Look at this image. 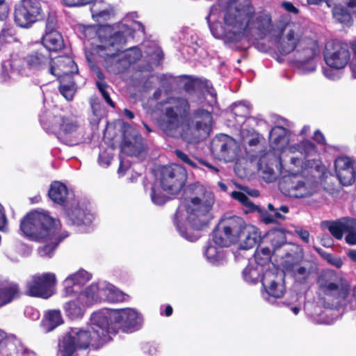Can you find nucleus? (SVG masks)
<instances>
[{
	"mask_svg": "<svg viewBox=\"0 0 356 356\" xmlns=\"http://www.w3.org/2000/svg\"><path fill=\"white\" fill-rule=\"evenodd\" d=\"M223 21L233 31L227 33L231 42H238L243 38L248 42L264 39L270 31L272 19L270 14L255 13L250 0H235L225 11Z\"/></svg>",
	"mask_w": 356,
	"mask_h": 356,
	"instance_id": "f257e3e1",
	"label": "nucleus"
},
{
	"mask_svg": "<svg viewBox=\"0 0 356 356\" xmlns=\"http://www.w3.org/2000/svg\"><path fill=\"white\" fill-rule=\"evenodd\" d=\"M59 218H54L49 211L32 209L20 220L19 229L28 239L45 244L39 249L42 256L51 257L58 246L69 236L62 229Z\"/></svg>",
	"mask_w": 356,
	"mask_h": 356,
	"instance_id": "f03ea898",
	"label": "nucleus"
},
{
	"mask_svg": "<svg viewBox=\"0 0 356 356\" xmlns=\"http://www.w3.org/2000/svg\"><path fill=\"white\" fill-rule=\"evenodd\" d=\"M91 321L90 328L71 327L65 334L58 343L60 356H74L77 350H97L111 340L108 318L104 312L92 313Z\"/></svg>",
	"mask_w": 356,
	"mask_h": 356,
	"instance_id": "7ed1b4c3",
	"label": "nucleus"
},
{
	"mask_svg": "<svg viewBox=\"0 0 356 356\" xmlns=\"http://www.w3.org/2000/svg\"><path fill=\"white\" fill-rule=\"evenodd\" d=\"M184 206L191 227L202 230L213 218L211 212L215 202L214 194L199 183L191 184L184 190Z\"/></svg>",
	"mask_w": 356,
	"mask_h": 356,
	"instance_id": "20e7f679",
	"label": "nucleus"
},
{
	"mask_svg": "<svg viewBox=\"0 0 356 356\" xmlns=\"http://www.w3.org/2000/svg\"><path fill=\"white\" fill-rule=\"evenodd\" d=\"M302 169V177H289L280 183V189L285 195L302 198L311 196L317 192L324 175V166L319 165L318 161L315 159L306 160Z\"/></svg>",
	"mask_w": 356,
	"mask_h": 356,
	"instance_id": "39448f33",
	"label": "nucleus"
},
{
	"mask_svg": "<svg viewBox=\"0 0 356 356\" xmlns=\"http://www.w3.org/2000/svg\"><path fill=\"white\" fill-rule=\"evenodd\" d=\"M169 106L164 108L159 121L161 129L168 136L182 138V131L186 128V119L191 111L187 99L181 97L168 98Z\"/></svg>",
	"mask_w": 356,
	"mask_h": 356,
	"instance_id": "423d86ee",
	"label": "nucleus"
},
{
	"mask_svg": "<svg viewBox=\"0 0 356 356\" xmlns=\"http://www.w3.org/2000/svg\"><path fill=\"white\" fill-rule=\"evenodd\" d=\"M246 226L241 217L225 214L213 231V241L219 247H229L241 240Z\"/></svg>",
	"mask_w": 356,
	"mask_h": 356,
	"instance_id": "0eeeda50",
	"label": "nucleus"
},
{
	"mask_svg": "<svg viewBox=\"0 0 356 356\" xmlns=\"http://www.w3.org/2000/svg\"><path fill=\"white\" fill-rule=\"evenodd\" d=\"M211 112L197 108L189 112L186 119V128L182 131V139L190 144L198 143L203 136H207L212 128Z\"/></svg>",
	"mask_w": 356,
	"mask_h": 356,
	"instance_id": "6e6552de",
	"label": "nucleus"
},
{
	"mask_svg": "<svg viewBox=\"0 0 356 356\" xmlns=\"http://www.w3.org/2000/svg\"><path fill=\"white\" fill-rule=\"evenodd\" d=\"M40 122L47 131L54 134L64 144L73 146L79 143V138L77 137L79 124L71 118L54 115L49 118H42Z\"/></svg>",
	"mask_w": 356,
	"mask_h": 356,
	"instance_id": "1a4fd4ad",
	"label": "nucleus"
},
{
	"mask_svg": "<svg viewBox=\"0 0 356 356\" xmlns=\"http://www.w3.org/2000/svg\"><path fill=\"white\" fill-rule=\"evenodd\" d=\"M317 282L323 295L336 305L345 302L350 291V286L346 280L334 272L322 273Z\"/></svg>",
	"mask_w": 356,
	"mask_h": 356,
	"instance_id": "9d476101",
	"label": "nucleus"
},
{
	"mask_svg": "<svg viewBox=\"0 0 356 356\" xmlns=\"http://www.w3.org/2000/svg\"><path fill=\"white\" fill-rule=\"evenodd\" d=\"M126 42L127 38L121 31L115 32L107 39L105 49L110 52L106 54L105 63L108 72L114 74H120L129 68V63L119 54L123 51V45Z\"/></svg>",
	"mask_w": 356,
	"mask_h": 356,
	"instance_id": "9b49d317",
	"label": "nucleus"
},
{
	"mask_svg": "<svg viewBox=\"0 0 356 356\" xmlns=\"http://www.w3.org/2000/svg\"><path fill=\"white\" fill-rule=\"evenodd\" d=\"M102 312L108 318L110 334H115L118 329L126 333L133 332L141 326V318L135 309L124 308Z\"/></svg>",
	"mask_w": 356,
	"mask_h": 356,
	"instance_id": "f8f14e48",
	"label": "nucleus"
},
{
	"mask_svg": "<svg viewBox=\"0 0 356 356\" xmlns=\"http://www.w3.org/2000/svg\"><path fill=\"white\" fill-rule=\"evenodd\" d=\"M188 178L185 168L172 163L163 165L159 170L158 179L163 191L170 194H177L186 184Z\"/></svg>",
	"mask_w": 356,
	"mask_h": 356,
	"instance_id": "ddd939ff",
	"label": "nucleus"
},
{
	"mask_svg": "<svg viewBox=\"0 0 356 356\" xmlns=\"http://www.w3.org/2000/svg\"><path fill=\"white\" fill-rule=\"evenodd\" d=\"M56 277L53 273H36L25 284L24 293L30 297L47 299L54 294Z\"/></svg>",
	"mask_w": 356,
	"mask_h": 356,
	"instance_id": "4468645a",
	"label": "nucleus"
},
{
	"mask_svg": "<svg viewBox=\"0 0 356 356\" xmlns=\"http://www.w3.org/2000/svg\"><path fill=\"white\" fill-rule=\"evenodd\" d=\"M44 15L42 5L38 0H21L15 7L14 20L22 28H30Z\"/></svg>",
	"mask_w": 356,
	"mask_h": 356,
	"instance_id": "2eb2a0df",
	"label": "nucleus"
},
{
	"mask_svg": "<svg viewBox=\"0 0 356 356\" xmlns=\"http://www.w3.org/2000/svg\"><path fill=\"white\" fill-rule=\"evenodd\" d=\"M350 58V52L347 43L338 40H333L326 43L324 59L330 67L342 69L348 63Z\"/></svg>",
	"mask_w": 356,
	"mask_h": 356,
	"instance_id": "dca6fc26",
	"label": "nucleus"
},
{
	"mask_svg": "<svg viewBox=\"0 0 356 356\" xmlns=\"http://www.w3.org/2000/svg\"><path fill=\"white\" fill-rule=\"evenodd\" d=\"M242 205L244 207L245 213L257 212L261 221L266 225L278 222V220H285L284 214L289 213V208L286 205L275 207L273 204L269 203L267 209H261L259 206L254 204L247 196L246 201H243Z\"/></svg>",
	"mask_w": 356,
	"mask_h": 356,
	"instance_id": "f3484780",
	"label": "nucleus"
},
{
	"mask_svg": "<svg viewBox=\"0 0 356 356\" xmlns=\"http://www.w3.org/2000/svg\"><path fill=\"white\" fill-rule=\"evenodd\" d=\"M236 141L226 134L216 136L211 141L210 150L220 160L229 161L234 156Z\"/></svg>",
	"mask_w": 356,
	"mask_h": 356,
	"instance_id": "a211bd4d",
	"label": "nucleus"
},
{
	"mask_svg": "<svg viewBox=\"0 0 356 356\" xmlns=\"http://www.w3.org/2000/svg\"><path fill=\"white\" fill-rule=\"evenodd\" d=\"M286 29L287 32L277 46L280 53L282 55H287L296 51L304 38L302 29L299 24H286Z\"/></svg>",
	"mask_w": 356,
	"mask_h": 356,
	"instance_id": "6ab92c4d",
	"label": "nucleus"
},
{
	"mask_svg": "<svg viewBox=\"0 0 356 356\" xmlns=\"http://www.w3.org/2000/svg\"><path fill=\"white\" fill-rule=\"evenodd\" d=\"M78 72L77 65L69 56H58L56 59H52L49 67V72L58 79H71Z\"/></svg>",
	"mask_w": 356,
	"mask_h": 356,
	"instance_id": "aec40b11",
	"label": "nucleus"
},
{
	"mask_svg": "<svg viewBox=\"0 0 356 356\" xmlns=\"http://www.w3.org/2000/svg\"><path fill=\"white\" fill-rule=\"evenodd\" d=\"M334 168L340 183L343 186H350L356 179L352 161L345 156L338 157L334 161Z\"/></svg>",
	"mask_w": 356,
	"mask_h": 356,
	"instance_id": "412c9836",
	"label": "nucleus"
},
{
	"mask_svg": "<svg viewBox=\"0 0 356 356\" xmlns=\"http://www.w3.org/2000/svg\"><path fill=\"white\" fill-rule=\"evenodd\" d=\"M26 55L30 72L42 70L46 67L49 69L52 63L51 53L42 47L31 51Z\"/></svg>",
	"mask_w": 356,
	"mask_h": 356,
	"instance_id": "4be33fe9",
	"label": "nucleus"
},
{
	"mask_svg": "<svg viewBox=\"0 0 356 356\" xmlns=\"http://www.w3.org/2000/svg\"><path fill=\"white\" fill-rule=\"evenodd\" d=\"M318 42L310 37H304L296 50L298 62L304 65L308 63L319 54Z\"/></svg>",
	"mask_w": 356,
	"mask_h": 356,
	"instance_id": "5701e85b",
	"label": "nucleus"
},
{
	"mask_svg": "<svg viewBox=\"0 0 356 356\" xmlns=\"http://www.w3.org/2000/svg\"><path fill=\"white\" fill-rule=\"evenodd\" d=\"M65 211L72 225L78 226L89 225L93 219L92 215L81 208L74 200L67 207H65Z\"/></svg>",
	"mask_w": 356,
	"mask_h": 356,
	"instance_id": "b1692460",
	"label": "nucleus"
},
{
	"mask_svg": "<svg viewBox=\"0 0 356 356\" xmlns=\"http://www.w3.org/2000/svg\"><path fill=\"white\" fill-rule=\"evenodd\" d=\"M277 275L271 272H266L262 277L261 283L266 293L275 298H282L285 293V286L278 282Z\"/></svg>",
	"mask_w": 356,
	"mask_h": 356,
	"instance_id": "393cba45",
	"label": "nucleus"
},
{
	"mask_svg": "<svg viewBox=\"0 0 356 356\" xmlns=\"http://www.w3.org/2000/svg\"><path fill=\"white\" fill-rule=\"evenodd\" d=\"M67 186L58 181H53L49 186L48 196L54 203L67 207L70 204Z\"/></svg>",
	"mask_w": 356,
	"mask_h": 356,
	"instance_id": "a878e982",
	"label": "nucleus"
},
{
	"mask_svg": "<svg viewBox=\"0 0 356 356\" xmlns=\"http://www.w3.org/2000/svg\"><path fill=\"white\" fill-rule=\"evenodd\" d=\"M86 58L90 68H92L94 70L97 78V80L95 82L96 87L101 93L105 102L111 107L115 108V102L111 99L110 94L108 91V89L110 88V86L105 81L104 74L102 72L101 69L99 67H97L88 56H87Z\"/></svg>",
	"mask_w": 356,
	"mask_h": 356,
	"instance_id": "bb28decb",
	"label": "nucleus"
},
{
	"mask_svg": "<svg viewBox=\"0 0 356 356\" xmlns=\"http://www.w3.org/2000/svg\"><path fill=\"white\" fill-rule=\"evenodd\" d=\"M263 238L261 236L259 229L255 226L247 225L243 233V237L239 241L241 248L248 250L259 245Z\"/></svg>",
	"mask_w": 356,
	"mask_h": 356,
	"instance_id": "cd10ccee",
	"label": "nucleus"
},
{
	"mask_svg": "<svg viewBox=\"0 0 356 356\" xmlns=\"http://www.w3.org/2000/svg\"><path fill=\"white\" fill-rule=\"evenodd\" d=\"M280 220H278V222H273L272 224H276L277 227L271 232H268L263 238V243H270L273 252L286 243L285 229L282 227Z\"/></svg>",
	"mask_w": 356,
	"mask_h": 356,
	"instance_id": "c85d7f7f",
	"label": "nucleus"
},
{
	"mask_svg": "<svg viewBox=\"0 0 356 356\" xmlns=\"http://www.w3.org/2000/svg\"><path fill=\"white\" fill-rule=\"evenodd\" d=\"M22 292L17 283L10 282L0 286V308L20 298Z\"/></svg>",
	"mask_w": 356,
	"mask_h": 356,
	"instance_id": "c756f323",
	"label": "nucleus"
},
{
	"mask_svg": "<svg viewBox=\"0 0 356 356\" xmlns=\"http://www.w3.org/2000/svg\"><path fill=\"white\" fill-rule=\"evenodd\" d=\"M269 138L272 148L282 150L289 142L288 129L282 126H275L269 133Z\"/></svg>",
	"mask_w": 356,
	"mask_h": 356,
	"instance_id": "7c9ffc66",
	"label": "nucleus"
},
{
	"mask_svg": "<svg viewBox=\"0 0 356 356\" xmlns=\"http://www.w3.org/2000/svg\"><path fill=\"white\" fill-rule=\"evenodd\" d=\"M353 220L354 218H346L336 221L327 222V229L336 239L341 240L346 231L353 229L352 225Z\"/></svg>",
	"mask_w": 356,
	"mask_h": 356,
	"instance_id": "2f4dec72",
	"label": "nucleus"
},
{
	"mask_svg": "<svg viewBox=\"0 0 356 356\" xmlns=\"http://www.w3.org/2000/svg\"><path fill=\"white\" fill-rule=\"evenodd\" d=\"M43 47L49 52L57 51L64 47V41L62 35L58 31L46 32L42 38Z\"/></svg>",
	"mask_w": 356,
	"mask_h": 356,
	"instance_id": "473e14b6",
	"label": "nucleus"
},
{
	"mask_svg": "<svg viewBox=\"0 0 356 356\" xmlns=\"http://www.w3.org/2000/svg\"><path fill=\"white\" fill-rule=\"evenodd\" d=\"M145 149L142 138L135 137L132 140L124 139L121 145V151L129 156H139Z\"/></svg>",
	"mask_w": 356,
	"mask_h": 356,
	"instance_id": "72a5a7b5",
	"label": "nucleus"
},
{
	"mask_svg": "<svg viewBox=\"0 0 356 356\" xmlns=\"http://www.w3.org/2000/svg\"><path fill=\"white\" fill-rule=\"evenodd\" d=\"M91 278V275L85 270H80L78 272L69 275L64 280L66 292L72 291V286L74 285H83Z\"/></svg>",
	"mask_w": 356,
	"mask_h": 356,
	"instance_id": "f704fd0d",
	"label": "nucleus"
},
{
	"mask_svg": "<svg viewBox=\"0 0 356 356\" xmlns=\"http://www.w3.org/2000/svg\"><path fill=\"white\" fill-rule=\"evenodd\" d=\"M27 60V55L21 56L17 54H11L8 60V65L12 71L27 76L30 72Z\"/></svg>",
	"mask_w": 356,
	"mask_h": 356,
	"instance_id": "c9c22d12",
	"label": "nucleus"
},
{
	"mask_svg": "<svg viewBox=\"0 0 356 356\" xmlns=\"http://www.w3.org/2000/svg\"><path fill=\"white\" fill-rule=\"evenodd\" d=\"M63 323L60 310L49 311L42 321V327L46 332H51Z\"/></svg>",
	"mask_w": 356,
	"mask_h": 356,
	"instance_id": "e433bc0d",
	"label": "nucleus"
},
{
	"mask_svg": "<svg viewBox=\"0 0 356 356\" xmlns=\"http://www.w3.org/2000/svg\"><path fill=\"white\" fill-rule=\"evenodd\" d=\"M63 309L65 315L71 319L81 318L84 314L78 298L67 302L63 306Z\"/></svg>",
	"mask_w": 356,
	"mask_h": 356,
	"instance_id": "4c0bfd02",
	"label": "nucleus"
},
{
	"mask_svg": "<svg viewBox=\"0 0 356 356\" xmlns=\"http://www.w3.org/2000/svg\"><path fill=\"white\" fill-rule=\"evenodd\" d=\"M126 299V294L113 286L104 287L103 300L110 302H123Z\"/></svg>",
	"mask_w": 356,
	"mask_h": 356,
	"instance_id": "58836bf2",
	"label": "nucleus"
},
{
	"mask_svg": "<svg viewBox=\"0 0 356 356\" xmlns=\"http://www.w3.org/2000/svg\"><path fill=\"white\" fill-rule=\"evenodd\" d=\"M59 91L68 101L73 99L75 92V83L73 79H60Z\"/></svg>",
	"mask_w": 356,
	"mask_h": 356,
	"instance_id": "ea45409f",
	"label": "nucleus"
},
{
	"mask_svg": "<svg viewBox=\"0 0 356 356\" xmlns=\"http://www.w3.org/2000/svg\"><path fill=\"white\" fill-rule=\"evenodd\" d=\"M274 252L269 247L257 248L254 256L256 263L264 266L270 262L272 254Z\"/></svg>",
	"mask_w": 356,
	"mask_h": 356,
	"instance_id": "a19ab883",
	"label": "nucleus"
},
{
	"mask_svg": "<svg viewBox=\"0 0 356 356\" xmlns=\"http://www.w3.org/2000/svg\"><path fill=\"white\" fill-rule=\"evenodd\" d=\"M232 112L235 116L236 120L242 122L250 116L251 106L242 103H234L232 105Z\"/></svg>",
	"mask_w": 356,
	"mask_h": 356,
	"instance_id": "79ce46f5",
	"label": "nucleus"
},
{
	"mask_svg": "<svg viewBox=\"0 0 356 356\" xmlns=\"http://www.w3.org/2000/svg\"><path fill=\"white\" fill-rule=\"evenodd\" d=\"M181 218L182 211L180 210V208L178 207L173 216L174 225L176 227L177 231L183 237L188 240L193 241V236L188 233L186 227L181 221Z\"/></svg>",
	"mask_w": 356,
	"mask_h": 356,
	"instance_id": "37998d69",
	"label": "nucleus"
},
{
	"mask_svg": "<svg viewBox=\"0 0 356 356\" xmlns=\"http://www.w3.org/2000/svg\"><path fill=\"white\" fill-rule=\"evenodd\" d=\"M332 15L334 17L341 23H346L350 21L351 16L348 9L341 5H334L332 10Z\"/></svg>",
	"mask_w": 356,
	"mask_h": 356,
	"instance_id": "c03bdc74",
	"label": "nucleus"
},
{
	"mask_svg": "<svg viewBox=\"0 0 356 356\" xmlns=\"http://www.w3.org/2000/svg\"><path fill=\"white\" fill-rule=\"evenodd\" d=\"M122 53L123 54L121 56L129 63V66L136 63L142 57V52L137 47L129 48L125 51H123Z\"/></svg>",
	"mask_w": 356,
	"mask_h": 356,
	"instance_id": "a18cd8bd",
	"label": "nucleus"
},
{
	"mask_svg": "<svg viewBox=\"0 0 356 356\" xmlns=\"http://www.w3.org/2000/svg\"><path fill=\"white\" fill-rule=\"evenodd\" d=\"M104 293V287L100 288L98 284H91L86 289V295L88 298L95 301L103 300Z\"/></svg>",
	"mask_w": 356,
	"mask_h": 356,
	"instance_id": "49530a36",
	"label": "nucleus"
},
{
	"mask_svg": "<svg viewBox=\"0 0 356 356\" xmlns=\"http://www.w3.org/2000/svg\"><path fill=\"white\" fill-rule=\"evenodd\" d=\"M150 197L153 203L157 205L164 204L169 199L155 184L151 186Z\"/></svg>",
	"mask_w": 356,
	"mask_h": 356,
	"instance_id": "de8ad7c7",
	"label": "nucleus"
},
{
	"mask_svg": "<svg viewBox=\"0 0 356 356\" xmlns=\"http://www.w3.org/2000/svg\"><path fill=\"white\" fill-rule=\"evenodd\" d=\"M243 276L244 280L248 282L257 283L259 274L256 268L248 265L243 269Z\"/></svg>",
	"mask_w": 356,
	"mask_h": 356,
	"instance_id": "09e8293b",
	"label": "nucleus"
},
{
	"mask_svg": "<svg viewBox=\"0 0 356 356\" xmlns=\"http://www.w3.org/2000/svg\"><path fill=\"white\" fill-rule=\"evenodd\" d=\"M297 150L307 156L316 152V147L312 141L305 140L297 144Z\"/></svg>",
	"mask_w": 356,
	"mask_h": 356,
	"instance_id": "8fccbe9b",
	"label": "nucleus"
},
{
	"mask_svg": "<svg viewBox=\"0 0 356 356\" xmlns=\"http://www.w3.org/2000/svg\"><path fill=\"white\" fill-rule=\"evenodd\" d=\"M174 154L180 162L187 165L188 166L191 167L193 169L198 168V165H197V163L195 161H193L187 154L184 153L181 149H175Z\"/></svg>",
	"mask_w": 356,
	"mask_h": 356,
	"instance_id": "3c124183",
	"label": "nucleus"
},
{
	"mask_svg": "<svg viewBox=\"0 0 356 356\" xmlns=\"http://www.w3.org/2000/svg\"><path fill=\"white\" fill-rule=\"evenodd\" d=\"M15 33V30L11 24H4L0 31V39L5 41L13 39Z\"/></svg>",
	"mask_w": 356,
	"mask_h": 356,
	"instance_id": "603ef678",
	"label": "nucleus"
},
{
	"mask_svg": "<svg viewBox=\"0 0 356 356\" xmlns=\"http://www.w3.org/2000/svg\"><path fill=\"white\" fill-rule=\"evenodd\" d=\"M184 77L187 79V81L184 83L183 89L186 92L191 94L192 92H195L199 80L197 79L192 78L189 76H184Z\"/></svg>",
	"mask_w": 356,
	"mask_h": 356,
	"instance_id": "864d4df0",
	"label": "nucleus"
},
{
	"mask_svg": "<svg viewBox=\"0 0 356 356\" xmlns=\"http://www.w3.org/2000/svg\"><path fill=\"white\" fill-rule=\"evenodd\" d=\"M81 32L86 39L95 38L97 35V27L95 25H83Z\"/></svg>",
	"mask_w": 356,
	"mask_h": 356,
	"instance_id": "5fc2aeb1",
	"label": "nucleus"
},
{
	"mask_svg": "<svg viewBox=\"0 0 356 356\" xmlns=\"http://www.w3.org/2000/svg\"><path fill=\"white\" fill-rule=\"evenodd\" d=\"M352 222L353 229L346 232L348 234L345 237V241L348 244L355 245H356V219L354 218Z\"/></svg>",
	"mask_w": 356,
	"mask_h": 356,
	"instance_id": "6e6d98bb",
	"label": "nucleus"
},
{
	"mask_svg": "<svg viewBox=\"0 0 356 356\" xmlns=\"http://www.w3.org/2000/svg\"><path fill=\"white\" fill-rule=\"evenodd\" d=\"M112 15L111 11L109 10H103L98 13H92V18L99 23L107 21Z\"/></svg>",
	"mask_w": 356,
	"mask_h": 356,
	"instance_id": "4d7b16f0",
	"label": "nucleus"
},
{
	"mask_svg": "<svg viewBox=\"0 0 356 356\" xmlns=\"http://www.w3.org/2000/svg\"><path fill=\"white\" fill-rule=\"evenodd\" d=\"M57 24V19L55 15H49L47 20H46V28H45V33L46 32H53V31H58L56 28Z\"/></svg>",
	"mask_w": 356,
	"mask_h": 356,
	"instance_id": "13d9d810",
	"label": "nucleus"
},
{
	"mask_svg": "<svg viewBox=\"0 0 356 356\" xmlns=\"http://www.w3.org/2000/svg\"><path fill=\"white\" fill-rule=\"evenodd\" d=\"M325 259L329 264L336 266L337 268H341L343 264L342 259L339 257H336L331 253H330V254H325Z\"/></svg>",
	"mask_w": 356,
	"mask_h": 356,
	"instance_id": "bf43d9fd",
	"label": "nucleus"
},
{
	"mask_svg": "<svg viewBox=\"0 0 356 356\" xmlns=\"http://www.w3.org/2000/svg\"><path fill=\"white\" fill-rule=\"evenodd\" d=\"M94 0H63L65 6L68 7L81 6L91 3Z\"/></svg>",
	"mask_w": 356,
	"mask_h": 356,
	"instance_id": "052dcab7",
	"label": "nucleus"
},
{
	"mask_svg": "<svg viewBox=\"0 0 356 356\" xmlns=\"http://www.w3.org/2000/svg\"><path fill=\"white\" fill-rule=\"evenodd\" d=\"M9 14V6L6 0H0V20L6 19Z\"/></svg>",
	"mask_w": 356,
	"mask_h": 356,
	"instance_id": "680f3d73",
	"label": "nucleus"
},
{
	"mask_svg": "<svg viewBox=\"0 0 356 356\" xmlns=\"http://www.w3.org/2000/svg\"><path fill=\"white\" fill-rule=\"evenodd\" d=\"M296 234L302 239V241L305 243H309V232L302 229V227H297L295 229Z\"/></svg>",
	"mask_w": 356,
	"mask_h": 356,
	"instance_id": "e2e57ef3",
	"label": "nucleus"
},
{
	"mask_svg": "<svg viewBox=\"0 0 356 356\" xmlns=\"http://www.w3.org/2000/svg\"><path fill=\"white\" fill-rule=\"evenodd\" d=\"M312 139L320 145H325L326 142L323 134L318 129L314 131Z\"/></svg>",
	"mask_w": 356,
	"mask_h": 356,
	"instance_id": "0e129e2a",
	"label": "nucleus"
},
{
	"mask_svg": "<svg viewBox=\"0 0 356 356\" xmlns=\"http://www.w3.org/2000/svg\"><path fill=\"white\" fill-rule=\"evenodd\" d=\"M204 254L209 259H217V250L214 246L209 245L205 250Z\"/></svg>",
	"mask_w": 356,
	"mask_h": 356,
	"instance_id": "69168bd1",
	"label": "nucleus"
},
{
	"mask_svg": "<svg viewBox=\"0 0 356 356\" xmlns=\"http://www.w3.org/2000/svg\"><path fill=\"white\" fill-rule=\"evenodd\" d=\"M231 196L233 199L238 200L241 204L243 203V201H246L247 195L241 191H232Z\"/></svg>",
	"mask_w": 356,
	"mask_h": 356,
	"instance_id": "338daca9",
	"label": "nucleus"
},
{
	"mask_svg": "<svg viewBox=\"0 0 356 356\" xmlns=\"http://www.w3.org/2000/svg\"><path fill=\"white\" fill-rule=\"evenodd\" d=\"M282 7L288 12L293 14H298L299 9L297 8L294 5L289 1H284L282 3Z\"/></svg>",
	"mask_w": 356,
	"mask_h": 356,
	"instance_id": "774afa93",
	"label": "nucleus"
}]
</instances>
